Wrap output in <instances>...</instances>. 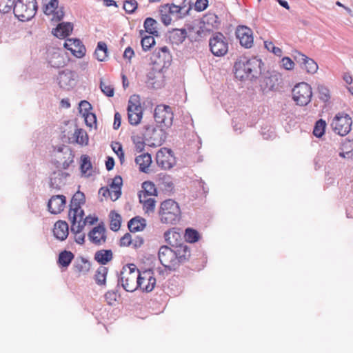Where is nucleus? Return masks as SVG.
Here are the masks:
<instances>
[{
    "label": "nucleus",
    "instance_id": "obj_34",
    "mask_svg": "<svg viewBox=\"0 0 353 353\" xmlns=\"http://www.w3.org/2000/svg\"><path fill=\"white\" fill-rule=\"evenodd\" d=\"M99 61H105L108 57V48L105 42L99 41L94 53Z\"/></svg>",
    "mask_w": 353,
    "mask_h": 353
},
{
    "label": "nucleus",
    "instance_id": "obj_58",
    "mask_svg": "<svg viewBox=\"0 0 353 353\" xmlns=\"http://www.w3.org/2000/svg\"><path fill=\"white\" fill-rule=\"evenodd\" d=\"M326 125L325 121L320 119L316 121L312 132H325Z\"/></svg>",
    "mask_w": 353,
    "mask_h": 353
},
{
    "label": "nucleus",
    "instance_id": "obj_20",
    "mask_svg": "<svg viewBox=\"0 0 353 353\" xmlns=\"http://www.w3.org/2000/svg\"><path fill=\"white\" fill-rule=\"evenodd\" d=\"M54 151L63 154L64 161L61 163V168L64 170L68 169L70 165L73 162L74 159V154L71 148L65 145H57L54 147Z\"/></svg>",
    "mask_w": 353,
    "mask_h": 353
},
{
    "label": "nucleus",
    "instance_id": "obj_4",
    "mask_svg": "<svg viewBox=\"0 0 353 353\" xmlns=\"http://www.w3.org/2000/svg\"><path fill=\"white\" fill-rule=\"evenodd\" d=\"M154 118L161 131L164 130L163 128L170 127L174 118L171 107L167 105H158L154 109Z\"/></svg>",
    "mask_w": 353,
    "mask_h": 353
},
{
    "label": "nucleus",
    "instance_id": "obj_28",
    "mask_svg": "<svg viewBox=\"0 0 353 353\" xmlns=\"http://www.w3.org/2000/svg\"><path fill=\"white\" fill-rule=\"evenodd\" d=\"M94 260L100 265H104L113 259V253L111 250H100L95 252Z\"/></svg>",
    "mask_w": 353,
    "mask_h": 353
},
{
    "label": "nucleus",
    "instance_id": "obj_55",
    "mask_svg": "<svg viewBox=\"0 0 353 353\" xmlns=\"http://www.w3.org/2000/svg\"><path fill=\"white\" fill-rule=\"evenodd\" d=\"M143 112L138 113L128 112V121L131 125H137L139 124L142 119Z\"/></svg>",
    "mask_w": 353,
    "mask_h": 353
},
{
    "label": "nucleus",
    "instance_id": "obj_61",
    "mask_svg": "<svg viewBox=\"0 0 353 353\" xmlns=\"http://www.w3.org/2000/svg\"><path fill=\"white\" fill-rule=\"evenodd\" d=\"M165 8H168V12L171 14H177V17L181 15L182 8L174 3H167L164 6Z\"/></svg>",
    "mask_w": 353,
    "mask_h": 353
},
{
    "label": "nucleus",
    "instance_id": "obj_49",
    "mask_svg": "<svg viewBox=\"0 0 353 353\" xmlns=\"http://www.w3.org/2000/svg\"><path fill=\"white\" fill-rule=\"evenodd\" d=\"M16 1V0H0V12L8 13L13 10Z\"/></svg>",
    "mask_w": 353,
    "mask_h": 353
},
{
    "label": "nucleus",
    "instance_id": "obj_62",
    "mask_svg": "<svg viewBox=\"0 0 353 353\" xmlns=\"http://www.w3.org/2000/svg\"><path fill=\"white\" fill-rule=\"evenodd\" d=\"M155 200L152 198H149L147 201H145L143 205V209L146 213L154 212L155 208Z\"/></svg>",
    "mask_w": 353,
    "mask_h": 353
},
{
    "label": "nucleus",
    "instance_id": "obj_56",
    "mask_svg": "<svg viewBox=\"0 0 353 353\" xmlns=\"http://www.w3.org/2000/svg\"><path fill=\"white\" fill-rule=\"evenodd\" d=\"M92 109V105L88 101L83 100L79 103V110L80 114H81L82 116H83L86 114L91 113L90 110Z\"/></svg>",
    "mask_w": 353,
    "mask_h": 353
},
{
    "label": "nucleus",
    "instance_id": "obj_57",
    "mask_svg": "<svg viewBox=\"0 0 353 353\" xmlns=\"http://www.w3.org/2000/svg\"><path fill=\"white\" fill-rule=\"evenodd\" d=\"M100 88L103 93L108 97L114 96V90L110 85L105 84L102 80L100 81Z\"/></svg>",
    "mask_w": 353,
    "mask_h": 353
},
{
    "label": "nucleus",
    "instance_id": "obj_45",
    "mask_svg": "<svg viewBox=\"0 0 353 353\" xmlns=\"http://www.w3.org/2000/svg\"><path fill=\"white\" fill-rule=\"evenodd\" d=\"M72 47L73 50H72V54L74 56H75L77 58H81L85 55L86 49L79 39V43H74L72 45Z\"/></svg>",
    "mask_w": 353,
    "mask_h": 353
},
{
    "label": "nucleus",
    "instance_id": "obj_17",
    "mask_svg": "<svg viewBox=\"0 0 353 353\" xmlns=\"http://www.w3.org/2000/svg\"><path fill=\"white\" fill-rule=\"evenodd\" d=\"M174 250V256L176 259L178 267L180 264L187 262L190 257L191 252L189 246L187 244L180 243L176 245H172Z\"/></svg>",
    "mask_w": 353,
    "mask_h": 353
},
{
    "label": "nucleus",
    "instance_id": "obj_59",
    "mask_svg": "<svg viewBox=\"0 0 353 353\" xmlns=\"http://www.w3.org/2000/svg\"><path fill=\"white\" fill-rule=\"evenodd\" d=\"M118 296L117 290H110L105 294V299L109 305H112L117 301Z\"/></svg>",
    "mask_w": 353,
    "mask_h": 353
},
{
    "label": "nucleus",
    "instance_id": "obj_19",
    "mask_svg": "<svg viewBox=\"0 0 353 353\" xmlns=\"http://www.w3.org/2000/svg\"><path fill=\"white\" fill-rule=\"evenodd\" d=\"M85 202V194L80 191H77L71 199L68 216H71V215H77L81 205H83Z\"/></svg>",
    "mask_w": 353,
    "mask_h": 353
},
{
    "label": "nucleus",
    "instance_id": "obj_38",
    "mask_svg": "<svg viewBox=\"0 0 353 353\" xmlns=\"http://www.w3.org/2000/svg\"><path fill=\"white\" fill-rule=\"evenodd\" d=\"M74 75V72L70 70L61 72L59 74V83L61 87L63 86V83L69 86H72L74 81L73 78Z\"/></svg>",
    "mask_w": 353,
    "mask_h": 353
},
{
    "label": "nucleus",
    "instance_id": "obj_29",
    "mask_svg": "<svg viewBox=\"0 0 353 353\" xmlns=\"http://www.w3.org/2000/svg\"><path fill=\"white\" fill-rule=\"evenodd\" d=\"M143 276H145V281H148V283L145 285H141L139 288L143 292H150L153 290L156 285V279L153 276V270L152 269L146 270L143 273Z\"/></svg>",
    "mask_w": 353,
    "mask_h": 353
},
{
    "label": "nucleus",
    "instance_id": "obj_13",
    "mask_svg": "<svg viewBox=\"0 0 353 353\" xmlns=\"http://www.w3.org/2000/svg\"><path fill=\"white\" fill-rule=\"evenodd\" d=\"M236 38L239 40L240 44L245 48H250L254 42L252 30L245 26H239L236 30Z\"/></svg>",
    "mask_w": 353,
    "mask_h": 353
},
{
    "label": "nucleus",
    "instance_id": "obj_42",
    "mask_svg": "<svg viewBox=\"0 0 353 353\" xmlns=\"http://www.w3.org/2000/svg\"><path fill=\"white\" fill-rule=\"evenodd\" d=\"M185 238L187 242L193 243L199 241L200 234L195 229L188 228L185 229Z\"/></svg>",
    "mask_w": 353,
    "mask_h": 353
},
{
    "label": "nucleus",
    "instance_id": "obj_37",
    "mask_svg": "<svg viewBox=\"0 0 353 353\" xmlns=\"http://www.w3.org/2000/svg\"><path fill=\"white\" fill-rule=\"evenodd\" d=\"M109 217L110 219V230L114 232L118 231L120 229L121 224V216L114 210H112L110 212Z\"/></svg>",
    "mask_w": 353,
    "mask_h": 353
},
{
    "label": "nucleus",
    "instance_id": "obj_3",
    "mask_svg": "<svg viewBox=\"0 0 353 353\" xmlns=\"http://www.w3.org/2000/svg\"><path fill=\"white\" fill-rule=\"evenodd\" d=\"M37 8L36 0H17L13 7V13L19 21H28L35 16Z\"/></svg>",
    "mask_w": 353,
    "mask_h": 353
},
{
    "label": "nucleus",
    "instance_id": "obj_21",
    "mask_svg": "<svg viewBox=\"0 0 353 353\" xmlns=\"http://www.w3.org/2000/svg\"><path fill=\"white\" fill-rule=\"evenodd\" d=\"M68 176V173L60 170L53 172L50 177V187L60 190L61 187L65 184V181Z\"/></svg>",
    "mask_w": 353,
    "mask_h": 353
},
{
    "label": "nucleus",
    "instance_id": "obj_6",
    "mask_svg": "<svg viewBox=\"0 0 353 353\" xmlns=\"http://www.w3.org/2000/svg\"><path fill=\"white\" fill-rule=\"evenodd\" d=\"M312 96V88L305 82L296 84L292 89V98L299 105H306L310 101Z\"/></svg>",
    "mask_w": 353,
    "mask_h": 353
},
{
    "label": "nucleus",
    "instance_id": "obj_8",
    "mask_svg": "<svg viewBox=\"0 0 353 353\" xmlns=\"http://www.w3.org/2000/svg\"><path fill=\"white\" fill-rule=\"evenodd\" d=\"M145 277H135L134 274H125L122 272L118 276V285H121L127 292H132L141 288Z\"/></svg>",
    "mask_w": 353,
    "mask_h": 353
},
{
    "label": "nucleus",
    "instance_id": "obj_12",
    "mask_svg": "<svg viewBox=\"0 0 353 353\" xmlns=\"http://www.w3.org/2000/svg\"><path fill=\"white\" fill-rule=\"evenodd\" d=\"M281 81V75L275 72H269L261 81L260 87L264 93L277 89Z\"/></svg>",
    "mask_w": 353,
    "mask_h": 353
},
{
    "label": "nucleus",
    "instance_id": "obj_11",
    "mask_svg": "<svg viewBox=\"0 0 353 353\" xmlns=\"http://www.w3.org/2000/svg\"><path fill=\"white\" fill-rule=\"evenodd\" d=\"M141 136L133 135L132 137V139L135 144L136 150L138 152H141L144 150L145 145H148L150 147H157L161 144L162 137L160 138V140L154 139L153 141L151 139L150 135L152 134H140Z\"/></svg>",
    "mask_w": 353,
    "mask_h": 353
},
{
    "label": "nucleus",
    "instance_id": "obj_18",
    "mask_svg": "<svg viewBox=\"0 0 353 353\" xmlns=\"http://www.w3.org/2000/svg\"><path fill=\"white\" fill-rule=\"evenodd\" d=\"M163 74L161 70H151L147 74V85L149 88L158 89L163 85Z\"/></svg>",
    "mask_w": 353,
    "mask_h": 353
},
{
    "label": "nucleus",
    "instance_id": "obj_54",
    "mask_svg": "<svg viewBox=\"0 0 353 353\" xmlns=\"http://www.w3.org/2000/svg\"><path fill=\"white\" fill-rule=\"evenodd\" d=\"M111 148L119 158L120 161H122L124 159V152L123 151L122 145L119 142L112 141L111 143Z\"/></svg>",
    "mask_w": 353,
    "mask_h": 353
},
{
    "label": "nucleus",
    "instance_id": "obj_27",
    "mask_svg": "<svg viewBox=\"0 0 353 353\" xmlns=\"http://www.w3.org/2000/svg\"><path fill=\"white\" fill-rule=\"evenodd\" d=\"M128 227L131 232L142 231L146 227V220L140 216L133 217L128 221Z\"/></svg>",
    "mask_w": 353,
    "mask_h": 353
},
{
    "label": "nucleus",
    "instance_id": "obj_16",
    "mask_svg": "<svg viewBox=\"0 0 353 353\" xmlns=\"http://www.w3.org/2000/svg\"><path fill=\"white\" fill-rule=\"evenodd\" d=\"M66 197L59 194L52 196L48 202V211L52 214L61 213L65 208Z\"/></svg>",
    "mask_w": 353,
    "mask_h": 353
},
{
    "label": "nucleus",
    "instance_id": "obj_30",
    "mask_svg": "<svg viewBox=\"0 0 353 353\" xmlns=\"http://www.w3.org/2000/svg\"><path fill=\"white\" fill-rule=\"evenodd\" d=\"M74 271L83 274H87L90 269V262L83 256L78 258L73 265Z\"/></svg>",
    "mask_w": 353,
    "mask_h": 353
},
{
    "label": "nucleus",
    "instance_id": "obj_53",
    "mask_svg": "<svg viewBox=\"0 0 353 353\" xmlns=\"http://www.w3.org/2000/svg\"><path fill=\"white\" fill-rule=\"evenodd\" d=\"M138 3L136 0H126L123 3V9L128 14H132L137 9Z\"/></svg>",
    "mask_w": 353,
    "mask_h": 353
},
{
    "label": "nucleus",
    "instance_id": "obj_24",
    "mask_svg": "<svg viewBox=\"0 0 353 353\" xmlns=\"http://www.w3.org/2000/svg\"><path fill=\"white\" fill-rule=\"evenodd\" d=\"M73 30V26L70 22L59 23L52 31L57 38H65L69 36Z\"/></svg>",
    "mask_w": 353,
    "mask_h": 353
},
{
    "label": "nucleus",
    "instance_id": "obj_5",
    "mask_svg": "<svg viewBox=\"0 0 353 353\" xmlns=\"http://www.w3.org/2000/svg\"><path fill=\"white\" fill-rule=\"evenodd\" d=\"M209 47L214 56L223 57L228 51V39L221 32H216L210 38Z\"/></svg>",
    "mask_w": 353,
    "mask_h": 353
},
{
    "label": "nucleus",
    "instance_id": "obj_32",
    "mask_svg": "<svg viewBox=\"0 0 353 353\" xmlns=\"http://www.w3.org/2000/svg\"><path fill=\"white\" fill-rule=\"evenodd\" d=\"M74 258V255L72 252L63 250L59 253L57 263L60 266L67 268L70 265Z\"/></svg>",
    "mask_w": 353,
    "mask_h": 353
},
{
    "label": "nucleus",
    "instance_id": "obj_47",
    "mask_svg": "<svg viewBox=\"0 0 353 353\" xmlns=\"http://www.w3.org/2000/svg\"><path fill=\"white\" fill-rule=\"evenodd\" d=\"M142 192L148 196L157 195V189L154 183L147 181L142 183Z\"/></svg>",
    "mask_w": 353,
    "mask_h": 353
},
{
    "label": "nucleus",
    "instance_id": "obj_39",
    "mask_svg": "<svg viewBox=\"0 0 353 353\" xmlns=\"http://www.w3.org/2000/svg\"><path fill=\"white\" fill-rule=\"evenodd\" d=\"M108 272V269L106 267L101 265L98 268L94 275V280L97 285H102L105 284Z\"/></svg>",
    "mask_w": 353,
    "mask_h": 353
},
{
    "label": "nucleus",
    "instance_id": "obj_7",
    "mask_svg": "<svg viewBox=\"0 0 353 353\" xmlns=\"http://www.w3.org/2000/svg\"><path fill=\"white\" fill-rule=\"evenodd\" d=\"M156 162L162 170H170L176 163L174 152L167 148H161L156 154Z\"/></svg>",
    "mask_w": 353,
    "mask_h": 353
},
{
    "label": "nucleus",
    "instance_id": "obj_64",
    "mask_svg": "<svg viewBox=\"0 0 353 353\" xmlns=\"http://www.w3.org/2000/svg\"><path fill=\"white\" fill-rule=\"evenodd\" d=\"M132 236L130 233H125L120 239V246L128 247L132 244Z\"/></svg>",
    "mask_w": 353,
    "mask_h": 353
},
{
    "label": "nucleus",
    "instance_id": "obj_14",
    "mask_svg": "<svg viewBox=\"0 0 353 353\" xmlns=\"http://www.w3.org/2000/svg\"><path fill=\"white\" fill-rule=\"evenodd\" d=\"M152 60L154 63L161 64L163 67L168 66L172 61V56L167 46L156 48L152 52Z\"/></svg>",
    "mask_w": 353,
    "mask_h": 353
},
{
    "label": "nucleus",
    "instance_id": "obj_41",
    "mask_svg": "<svg viewBox=\"0 0 353 353\" xmlns=\"http://www.w3.org/2000/svg\"><path fill=\"white\" fill-rule=\"evenodd\" d=\"M58 0H44L43 10L45 14L50 15L58 8Z\"/></svg>",
    "mask_w": 353,
    "mask_h": 353
},
{
    "label": "nucleus",
    "instance_id": "obj_22",
    "mask_svg": "<svg viewBox=\"0 0 353 353\" xmlns=\"http://www.w3.org/2000/svg\"><path fill=\"white\" fill-rule=\"evenodd\" d=\"M53 234L55 238L64 241L68 236V224L65 221L59 220L54 223Z\"/></svg>",
    "mask_w": 353,
    "mask_h": 353
},
{
    "label": "nucleus",
    "instance_id": "obj_23",
    "mask_svg": "<svg viewBox=\"0 0 353 353\" xmlns=\"http://www.w3.org/2000/svg\"><path fill=\"white\" fill-rule=\"evenodd\" d=\"M71 137L66 136L65 134L61 139L63 142L68 143H77L80 145H86L88 143V134H71Z\"/></svg>",
    "mask_w": 353,
    "mask_h": 353
},
{
    "label": "nucleus",
    "instance_id": "obj_36",
    "mask_svg": "<svg viewBox=\"0 0 353 353\" xmlns=\"http://www.w3.org/2000/svg\"><path fill=\"white\" fill-rule=\"evenodd\" d=\"M157 26V21L152 17H148L144 21L143 26L145 32L156 37L159 36Z\"/></svg>",
    "mask_w": 353,
    "mask_h": 353
},
{
    "label": "nucleus",
    "instance_id": "obj_51",
    "mask_svg": "<svg viewBox=\"0 0 353 353\" xmlns=\"http://www.w3.org/2000/svg\"><path fill=\"white\" fill-rule=\"evenodd\" d=\"M155 44V39L153 36H145L141 39V46L143 51H148L150 48Z\"/></svg>",
    "mask_w": 353,
    "mask_h": 353
},
{
    "label": "nucleus",
    "instance_id": "obj_40",
    "mask_svg": "<svg viewBox=\"0 0 353 353\" xmlns=\"http://www.w3.org/2000/svg\"><path fill=\"white\" fill-rule=\"evenodd\" d=\"M69 219L71 221V232L74 234L80 233L83 230L85 223L78 221L77 215H71Z\"/></svg>",
    "mask_w": 353,
    "mask_h": 353
},
{
    "label": "nucleus",
    "instance_id": "obj_44",
    "mask_svg": "<svg viewBox=\"0 0 353 353\" xmlns=\"http://www.w3.org/2000/svg\"><path fill=\"white\" fill-rule=\"evenodd\" d=\"M121 272L125 274H134L135 277H143L141 274L139 270L134 263H130L124 265Z\"/></svg>",
    "mask_w": 353,
    "mask_h": 353
},
{
    "label": "nucleus",
    "instance_id": "obj_2",
    "mask_svg": "<svg viewBox=\"0 0 353 353\" xmlns=\"http://www.w3.org/2000/svg\"><path fill=\"white\" fill-rule=\"evenodd\" d=\"M159 215L161 223L175 225L181 219V210L179 204L172 199H167L161 203Z\"/></svg>",
    "mask_w": 353,
    "mask_h": 353
},
{
    "label": "nucleus",
    "instance_id": "obj_25",
    "mask_svg": "<svg viewBox=\"0 0 353 353\" xmlns=\"http://www.w3.org/2000/svg\"><path fill=\"white\" fill-rule=\"evenodd\" d=\"M123 185V179L122 177L119 175H117L112 179L111 183L109 185L110 190L113 194L114 199H112V201H115L120 198L121 196V188Z\"/></svg>",
    "mask_w": 353,
    "mask_h": 353
},
{
    "label": "nucleus",
    "instance_id": "obj_1",
    "mask_svg": "<svg viewBox=\"0 0 353 353\" xmlns=\"http://www.w3.org/2000/svg\"><path fill=\"white\" fill-rule=\"evenodd\" d=\"M262 65L261 60L256 57L241 58L234 65L235 77L241 81L256 79L261 73Z\"/></svg>",
    "mask_w": 353,
    "mask_h": 353
},
{
    "label": "nucleus",
    "instance_id": "obj_46",
    "mask_svg": "<svg viewBox=\"0 0 353 353\" xmlns=\"http://www.w3.org/2000/svg\"><path fill=\"white\" fill-rule=\"evenodd\" d=\"M179 6L182 8L181 15L178 17L179 19H182L190 14V11L192 8L191 0H183L179 4Z\"/></svg>",
    "mask_w": 353,
    "mask_h": 353
},
{
    "label": "nucleus",
    "instance_id": "obj_10",
    "mask_svg": "<svg viewBox=\"0 0 353 353\" xmlns=\"http://www.w3.org/2000/svg\"><path fill=\"white\" fill-rule=\"evenodd\" d=\"M352 120L346 113L339 112L335 115L331 123L335 132H350Z\"/></svg>",
    "mask_w": 353,
    "mask_h": 353
},
{
    "label": "nucleus",
    "instance_id": "obj_43",
    "mask_svg": "<svg viewBox=\"0 0 353 353\" xmlns=\"http://www.w3.org/2000/svg\"><path fill=\"white\" fill-rule=\"evenodd\" d=\"M82 117L84 119L85 123L90 128V130H97V116L94 113L86 114Z\"/></svg>",
    "mask_w": 353,
    "mask_h": 353
},
{
    "label": "nucleus",
    "instance_id": "obj_33",
    "mask_svg": "<svg viewBox=\"0 0 353 353\" xmlns=\"http://www.w3.org/2000/svg\"><path fill=\"white\" fill-rule=\"evenodd\" d=\"M187 37V31L185 28L174 29L170 33V38L173 43L181 44Z\"/></svg>",
    "mask_w": 353,
    "mask_h": 353
},
{
    "label": "nucleus",
    "instance_id": "obj_31",
    "mask_svg": "<svg viewBox=\"0 0 353 353\" xmlns=\"http://www.w3.org/2000/svg\"><path fill=\"white\" fill-rule=\"evenodd\" d=\"M61 132H84L83 130L78 127V119H72L63 121Z\"/></svg>",
    "mask_w": 353,
    "mask_h": 353
},
{
    "label": "nucleus",
    "instance_id": "obj_48",
    "mask_svg": "<svg viewBox=\"0 0 353 353\" xmlns=\"http://www.w3.org/2000/svg\"><path fill=\"white\" fill-rule=\"evenodd\" d=\"M80 169L81 172L84 174H87L88 171L92 169V165L88 156H81Z\"/></svg>",
    "mask_w": 353,
    "mask_h": 353
},
{
    "label": "nucleus",
    "instance_id": "obj_35",
    "mask_svg": "<svg viewBox=\"0 0 353 353\" xmlns=\"http://www.w3.org/2000/svg\"><path fill=\"white\" fill-rule=\"evenodd\" d=\"M128 112L138 113L142 112V108L139 102V97L138 95H132L130 97L127 108Z\"/></svg>",
    "mask_w": 353,
    "mask_h": 353
},
{
    "label": "nucleus",
    "instance_id": "obj_50",
    "mask_svg": "<svg viewBox=\"0 0 353 353\" xmlns=\"http://www.w3.org/2000/svg\"><path fill=\"white\" fill-rule=\"evenodd\" d=\"M317 90L319 92V97L322 101L327 102L330 100V90L327 87L323 85H319Z\"/></svg>",
    "mask_w": 353,
    "mask_h": 353
},
{
    "label": "nucleus",
    "instance_id": "obj_60",
    "mask_svg": "<svg viewBox=\"0 0 353 353\" xmlns=\"http://www.w3.org/2000/svg\"><path fill=\"white\" fill-rule=\"evenodd\" d=\"M265 48L272 52H273L276 56H281L282 54V50L281 48L274 46V43L271 41H265L264 43Z\"/></svg>",
    "mask_w": 353,
    "mask_h": 353
},
{
    "label": "nucleus",
    "instance_id": "obj_9",
    "mask_svg": "<svg viewBox=\"0 0 353 353\" xmlns=\"http://www.w3.org/2000/svg\"><path fill=\"white\" fill-rule=\"evenodd\" d=\"M158 257L160 263L169 271H174L178 268L173 248L162 245L159 250Z\"/></svg>",
    "mask_w": 353,
    "mask_h": 353
},
{
    "label": "nucleus",
    "instance_id": "obj_15",
    "mask_svg": "<svg viewBox=\"0 0 353 353\" xmlns=\"http://www.w3.org/2000/svg\"><path fill=\"white\" fill-rule=\"evenodd\" d=\"M89 240L94 244L101 245L106 241L105 228L103 223L94 227L88 233Z\"/></svg>",
    "mask_w": 353,
    "mask_h": 353
},
{
    "label": "nucleus",
    "instance_id": "obj_52",
    "mask_svg": "<svg viewBox=\"0 0 353 353\" xmlns=\"http://www.w3.org/2000/svg\"><path fill=\"white\" fill-rule=\"evenodd\" d=\"M303 68L305 69L307 72L314 74L318 70V65L312 59L307 57Z\"/></svg>",
    "mask_w": 353,
    "mask_h": 353
},
{
    "label": "nucleus",
    "instance_id": "obj_26",
    "mask_svg": "<svg viewBox=\"0 0 353 353\" xmlns=\"http://www.w3.org/2000/svg\"><path fill=\"white\" fill-rule=\"evenodd\" d=\"M152 161V157L149 153L140 154L135 158V163L139 165V170L144 173L148 172V168Z\"/></svg>",
    "mask_w": 353,
    "mask_h": 353
},
{
    "label": "nucleus",
    "instance_id": "obj_63",
    "mask_svg": "<svg viewBox=\"0 0 353 353\" xmlns=\"http://www.w3.org/2000/svg\"><path fill=\"white\" fill-rule=\"evenodd\" d=\"M194 7L196 11L202 12L208 7V0H196Z\"/></svg>",
    "mask_w": 353,
    "mask_h": 353
}]
</instances>
